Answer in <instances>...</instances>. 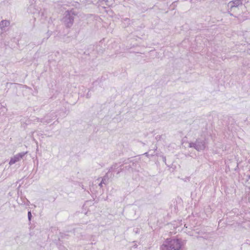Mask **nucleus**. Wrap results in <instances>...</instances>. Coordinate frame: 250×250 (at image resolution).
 Instances as JSON below:
<instances>
[{"label":"nucleus","mask_w":250,"mask_h":250,"mask_svg":"<svg viewBox=\"0 0 250 250\" xmlns=\"http://www.w3.org/2000/svg\"><path fill=\"white\" fill-rule=\"evenodd\" d=\"M139 158L134 157L129 158L125 159L120 167L124 166L125 170L128 172H133L134 171H138L140 167V165L138 164Z\"/></svg>","instance_id":"1"},{"label":"nucleus","mask_w":250,"mask_h":250,"mask_svg":"<svg viewBox=\"0 0 250 250\" xmlns=\"http://www.w3.org/2000/svg\"><path fill=\"white\" fill-rule=\"evenodd\" d=\"M77 15V13L74 9L67 10L64 12L62 21L66 27H72L74 23V18Z\"/></svg>","instance_id":"2"},{"label":"nucleus","mask_w":250,"mask_h":250,"mask_svg":"<svg viewBox=\"0 0 250 250\" xmlns=\"http://www.w3.org/2000/svg\"><path fill=\"white\" fill-rule=\"evenodd\" d=\"M173 250H179L182 248L183 242L180 239H167L163 243Z\"/></svg>","instance_id":"3"},{"label":"nucleus","mask_w":250,"mask_h":250,"mask_svg":"<svg viewBox=\"0 0 250 250\" xmlns=\"http://www.w3.org/2000/svg\"><path fill=\"white\" fill-rule=\"evenodd\" d=\"M243 2L246 3L247 0H233L229 1L228 4V13L229 15L236 17V16L234 15L231 12H234L240 6L242 7Z\"/></svg>","instance_id":"4"},{"label":"nucleus","mask_w":250,"mask_h":250,"mask_svg":"<svg viewBox=\"0 0 250 250\" xmlns=\"http://www.w3.org/2000/svg\"><path fill=\"white\" fill-rule=\"evenodd\" d=\"M189 147L194 148L198 151L203 150L206 147V139L203 137L198 138L195 142L189 143Z\"/></svg>","instance_id":"5"},{"label":"nucleus","mask_w":250,"mask_h":250,"mask_svg":"<svg viewBox=\"0 0 250 250\" xmlns=\"http://www.w3.org/2000/svg\"><path fill=\"white\" fill-rule=\"evenodd\" d=\"M84 58L88 60H94L97 56L94 49V46L89 45L83 54Z\"/></svg>","instance_id":"6"},{"label":"nucleus","mask_w":250,"mask_h":250,"mask_svg":"<svg viewBox=\"0 0 250 250\" xmlns=\"http://www.w3.org/2000/svg\"><path fill=\"white\" fill-rule=\"evenodd\" d=\"M27 11L28 13L34 15L36 14L39 16L41 15L42 17H46L44 12L41 10L39 11V9L36 8V5L34 3L31 4L27 8Z\"/></svg>","instance_id":"7"},{"label":"nucleus","mask_w":250,"mask_h":250,"mask_svg":"<svg viewBox=\"0 0 250 250\" xmlns=\"http://www.w3.org/2000/svg\"><path fill=\"white\" fill-rule=\"evenodd\" d=\"M57 115L55 113H50L45 116L43 118L38 119V121L43 123L48 124L52 120L55 119Z\"/></svg>","instance_id":"8"},{"label":"nucleus","mask_w":250,"mask_h":250,"mask_svg":"<svg viewBox=\"0 0 250 250\" xmlns=\"http://www.w3.org/2000/svg\"><path fill=\"white\" fill-rule=\"evenodd\" d=\"M26 152H22L21 153H19L18 154L14 155L13 157H11L10 160L9 162V164L11 166L16 163L20 161L26 154Z\"/></svg>","instance_id":"9"},{"label":"nucleus","mask_w":250,"mask_h":250,"mask_svg":"<svg viewBox=\"0 0 250 250\" xmlns=\"http://www.w3.org/2000/svg\"><path fill=\"white\" fill-rule=\"evenodd\" d=\"M122 26L124 28H126L129 26L133 22V20H131L127 18H122Z\"/></svg>","instance_id":"10"},{"label":"nucleus","mask_w":250,"mask_h":250,"mask_svg":"<svg viewBox=\"0 0 250 250\" xmlns=\"http://www.w3.org/2000/svg\"><path fill=\"white\" fill-rule=\"evenodd\" d=\"M93 45L94 46V49L97 56L99 54H101L104 53V48L100 45V44H97Z\"/></svg>","instance_id":"11"},{"label":"nucleus","mask_w":250,"mask_h":250,"mask_svg":"<svg viewBox=\"0 0 250 250\" xmlns=\"http://www.w3.org/2000/svg\"><path fill=\"white\" fill-rule=\"evenodd\" d=\"M121 163L120 162L119 163H114L110 167H109V171H116V170L118 169L120 167V166L121 165L120 164Z\"/></svg>","instance_id":"12"},{"label":"nucleus","mask_w":250,"mask_h":250,"mask_svg":"<svg viewBox=\"0 0 250 250\" xmlns=\"http://www.w3.org/2000/svg\"><path fill=\"white\" fill-rule=\"evenodd\" d=\"M10 24V22L7 20H2L0 22V29L3 30L5 27H7Z\"/></svg>","instance_id":"13"},{"label":"nucleus","mask_w":250,"mask_h":250,"mask_svg":"<svg viewBox=\"0 0 250 250\" xmlns=\"http://www.w3.org/2000/svg\"><path fill=\"white\" fill-rule=\"evenodd\" d=\"M113 172V171H109V169H108L107 172L105 174L106 178L109 179H113L114 177V174Z\"/></svg>","instance_id":"14"},{"label":"nucleus","mask_w":250,"mask_h":250,"mask_svg":"<svg viewBox=\"0 0 250 250\" xmlns=\"http://www.w3.org/2000/svg\"><path fill=\"white\" fill-rule=\"evenodd\" d=\"M109 180V179H108V178H106V175H105L103 178H102V183H104V184L107 185L108 184V181Z\"/></svg>","instance_id":"15"},{"label":"nucleus","mask_w":250,"mask_h":250,"mask_svg":"<svg viewBox=\"0 0 250 250\" xmlns=\"http://www.w3.org/2000/svg\"><path fill=\"white\" fill-rule=\"evenodd\" d=\"M160 249L161 250H173L171 248L167 247L166 245H164V244H163L161 246Z\"/></svg>","instance_id":"16"},{"label":"nucleus","mask_w":250,"mask_h":250,"mask_svg":"<svg viewBox=\"0 0 250 250\" xmlns=\"http://www.w3.org/2000/svg\"><path fill=\"white\" fill-rule=\"evenodd\" d=\"M119 168H119V169L117 172V175L119 174L120 173L122 172V171H125V167H124V166L123 167H119Z\"/></svg>","instance_id":"17"},{"label":"nucleus","mask_w":250,"mask_h":250,"mask_svg":"<svg viewBox=\"0 0 250 250\" xmlns=\"http://www.w3.org/2000/svg\"><path fill=\"white\" fill-rule=\"evenodd\" d=\"M27 215H28V219L29 221L30 222L31 221L32 217L31 210H28Z\"/></svg>","instance_id":"18"},{"label":"nucleus","mask_w":250,"mask_h":250,"mask_svg":"<svg viewBox=\"0 0 250 250\" xmlns=\"http://www.w3.org/2000/svg\"><path fill=\"white\" fill-rule=\"evenodd\" d=\"M162 138V135H157L156 137H155V139L157 140V141H159V140H160Z\"/></svg>","instance_id":"19"},{"label":"nucleus","mask_w":250,"mask_h":250,"mask_svg":"<svg viewBox=\"0 0 250 250\" xmlns=\"http://www.w3.org/2000/svg\"><path fill=\"white\" fill-rule=\"evenodd\" d=\"M86 98L88 99V98H90L91 97V93H90V91H88V92H87V93L86 94Z\"/></svg>","instance_id":"20"},{"label":"nucleus","mask_w":250,"mask_h":250,"mask_svg":"<svg viewBox=\"0 0 250 250\" xmlns=\"http://www.w3.org/2000/svg\"><path fill=\"white\" fill-rule=\"evenodd\" d=\"M47 34V38H48L52 34V32H49V31H48V32H47L46 33Z\"/></svg>","instance_id":"21"},{"label":"nucleus","mask_w":250,"mask_h":250,"mask_svg":"<svg viewBox=\"0 0 250 250\" xmlns=\"http://www.w3.org/2000/svg\"><path fill=\"white\" fill-rule=\"evenodd\" d=\"M163 161L166 164V157L164 156H162Z\"/></svg>","instance_id":"22"},{"label":"nucleus","mask_w":250,"mask_h":250,"mask_svg":"<svg viewBox=\"0 0 250 250\" xmlns=\"http://www.w3.org/2000/svg\"><path fill=\"white\" fill-rule=\"evenodd\" d=\"M185 182H187V181H189V177H186L185 178V179H183Z\"/></svg>","instance_id":"23"},{"label":"nucleus","mask_w":250,"mask_h":250,"mask_svg":"<svg viewBox=\"0 0 250 250\" xmlns=\"http://www.w3.org/2000/svg\"><path fill=\"white\" fill-rule=\"evenodd\" d=\"M104 184V183H102V181H101V183L99 184V186L102 188L103 187V184Z\"/></svg>","instance_id":"24"},{"label":"nucleus","mask_w":250,"mask_h":250,"mask_svg":"<svg viewBox=\"0 0 250 250\" xmlns=\"http://www.w3.org/2000/svg\"><path fill=\"white\" fill-rule=\"evenodd\" d=\"M144 155H145L146 156L148 157L149 154L148 152H146L144 153Z\"/></svg>","instance_id":"25"},{"label":"nucleus","mask_w":250,"mask_h":250,"mask_svg":"<svg viewBox=\"0 0 250 250\" xmlns=\"http://www.w3.org/2000/svg\"><path fill=\"white\" fill-rule=\"evenodd\" d=\"M18 238H19V236H16V237L15 238V241H17L18 240Z\"/></svg>","instance_id":"26"},{"label":"nucleus","mask_w":250,"mask_h":250,"mask_svg":"<svg viewBox=\"0 0 250 250\" xmlns=\"http://www.w3.org/2000/svg\"><path fill=\"white\" fill-rule=\"evenodd\" d=\"M175 3H176V1L173 2L172 3V4H173L174 5H175Z\"/></svg>","instance_id":"27"},{"label":"nucleus","mask_w":250,"mask_h":250,"mask_svg":"<svg viewBox=\"0 0 250 250\" xmlns=\"http://www.w3.org/2000/svg\"><path fill=\"white\" fill-rule=\"evenodd\" d=\"M134 247L135 248H136V247H137V245H135L134 246Z\"/></svg>","instance_id":"28"},{"label":"nucleus","mask_w":250,"mask_h":250,"mask_svg":"<svg viewBox=\"0 0 250 250\" xmlns=\"http://www.w3.org/2000/svg\"><path fill=\"white\" fill-rule=\"evenodd\" d=\"M249 178L250 179V175L249 176Z\"/></svg>","instance_id":"29"}]
</instances>
